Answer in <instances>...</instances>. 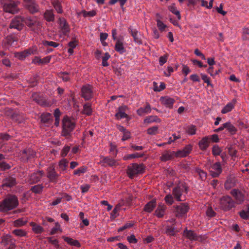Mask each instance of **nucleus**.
Here are the masks:
<instances>
[{
    "label": "nucleus",
    "instance_id": "1",
    "mask_svg": "<svg viewBox=\"0 0 249 249\" xmlns=\"http://www.w3.org/2000/svg\"><path fill=\"white\" fill-rule=\"evenodd\" d=\"M18 204L17 197L15 195H8L6 198L0 203V212H5L11 210Z\"/></svg>",
    "mask_w": 249,
    "mask_h": 249
},
{
    "label": "nucleus",
    "instance_id": "2",
    "mask_svg": "<svg viewBox=\"0 0 249 249\" xmlns=\"http://www.w3.org/2000/svg\"><path fill=\"white\" fill-rule=\"evenodd\" d=\"M75 127V123L67 117L63 119V130L62 135L67 138L71 136V133Z\"/></svg>",
    "mask_w": 249,
    "mask_h": 249
},
{
    "label": "nucleus",
    "instance_id": "3",
    "mask_svg": "<svg viewBox=\"0 0 249 249\" xmlns=\"http://www.w3.org/2000/svg\"><path fill=\"white\" fill-rule=\"evenodd\" d=\"M20 160L27 163L36 157V152L32 148H26L19 152Z\"/></svg>",
    "mask_w": 249,
    "mask_h": 249
},
{
    "label": "nucleus",
    "instance_id": "4",
    "mask_svg": "<svg viewBox=\"0 0 249 249\" xmlns=\"http://www.w3.org/2000/svg\"><path fill=\"white\" fill-rule=\"evenodd\" d=\"M187 192V187L184 184H181L173 190V195L178 201L185 200V194Z\"/></svg>",
    "mask_w": 249,
    "mask_h": 249
},
{
    "label": "nucleus",
    "instance_id": "5",
    "mask_svg": "<svg viewBox=\"0 0 249 249\" xmlns=\"http://www.w3.org/2000/svg\"><path fill=\"white\" fill-rule=\"evenodd\" d=\"M7 2L3 5V10L5 12L15 14L17 13L19 9L18 7V2L17 0H6Z\"/></svg>",
    "mask_w": 249,
    "mask_h": 249
},
{
    "label": "nucleus",
    "instance_id": "6",
    "mask_svg": "<svg viewBox=\"0 0 249 249\" xmlns=\"http://www.w3.org/2000/svg\"><path fill=\"white\" fill-rule=\"evenodd\" d=\"M144 169L143 164L134 163L128 166L127 174L130 178H133L136 175L142 173Z\"/></svg>",
    "mask_w": 249,
    "mask_h": 249
},
{
    "label": "nucleus",
    "instance_id": "7",
    "mask_svg": "<svg viewBox=\"0 0 249 249\" xmlns=\"http://www.w3.org/2000/svg\"><path fill=\"white\" fill-rule=\"evenodd\" d=\"M234 206V201L230 196H224L220 199V207L224 211H229Z\"/></svg>",
    "mask_w": 249,
    "mask_h": 249
},
{
    "label": "nucleus",
    "instance_id": "8",
    "mask_svg": "<svg viewBox=\"0 0 249 249\" xmlns=\"http://www.w3.org/2000/svg\"><path fill=\"white\" fill-rule=\"evenodd\" d=\"M32 98L38 105L43 107H50L52 103L45 99L43 96L39 95L37 93H34Z\"/></svg>",
    "mask_w": 249,
    "mask_h": 249
},
{
    "label": "nucleus",
    "instance_id": "9",
    "mask_svg": "<svg viewBox=\"0 0 249 249\" xmlns=\"http://www.w3.org/2000/svg\"><path fill=\"white\" fill-rule=\"evenodd\" d=\"M24 21L23 18L21 16H16L11 21L9 28L10 29H16L18 31H20L23 29Z\"/></svg>",
    "mask_w": 249,
    "mask_h": 249
},
{
    "label": "nucleus",
    "instance_id": "10",
    "mask_svg": "<svg viewBox=\"0 0 249 249\" xmlns=\"http://www.w3.org/2000/svg\"><path fill=\"white\" fill-rule=\"evenodd\" d=\"M81 96L86 100H89L92 97V86L89 84L84 85L81 89Z\"/></svg>",
    "mask_w": 249,
    "mask_h": 249
},
{
    "label": "nucleus",
    "instance_id": "11",
    "mask_svg": "<svg viewBox=\"0 0 249 249\" xmlns=\"http://www.w3.org/2000/svg\"><path fill=\"white\" fill-rule=\"evenodd\" d=\"M17 184L16 178L11 176H8L3 179L2 181L1 187L12 188Z\"/></svg>",
    "mask_w": 249,
    "mask_h": 249
},
{
    "label": "nucleus",
    "instance_id": "12",
    "mask_svg": "<svg viewBox=\"0 0 249 249\" xmlns=\"http://www.w3.org/2000/svg\"><path fill=\"white\" fill-rule=\"evenodd\" d=\"M36 50L34 49H29L23 52L16 53H15V56L19 60H23L29 55L35 54Z\"/></svg>",
    "mask_w": 249,
    "mask_h": 249
},
{
    "label": "nucleus",
    "instance_id": "13",
    "mask_svg": "<svg viewBox=\"0 0 249 249\" xmlns=\"http://www.w3.org/2000/svg\"><path fill=\"white\" fill-rule=\"evenodd\" d=\"M59 177L54 169L53 165L50 166L47 169V177L52 182H56Z\"/></svg>",
    "mask_w": 249,
    "mask_h": 249
},
{
    "label": "nucleus",
    "instance_id": "14",
    "mask_svg": "<svg viewBox=\"0 0 249 249\" xmlns=\"http://www.w3.org/2000/svg\"><path fill=\"white\" fill-rule=\"evenodd\" d=\"M209 170L213 177H217L221 172V168L219 162H215L210 167H209Z\"/></svg>",
    "mask_w": 249,
    "mask_h": 249
},
{
    "label": "nucleus",
    "instance_id": "15",
    "mask_svg": "<svg viewBox=\"0 0 249 249\" xmlns=\"http://www.w3.org/2000/svg\"><path fill=\"white\" fill-rule=\"evenodd\" d=\"M189 207L185 203H182L177 206L176 209V214L177 216H181L185 214L188 211Z\"/></svg>",
    "mask_w": 249,
    "mask_h": 249
},
{
    "label": "nucleus",
    "instance_id": "16",
    "mask_svg": "<svg viewBox=\"0 0 249 249\" xmlns=\"http://www.w3.org/2000/svg\"><path fill=\"white\" fill-rule=\"evenodd\" d=\"M59 24L64 35H66L70 32L69 25L64 18H59Z\"/></svg>",
    "mask_w": 249,
    "mask_h": 249
},
{
    "label": "nucleus",
    "instance_id": "17",
    "mask_svg": "<svg viewBox=\"0 0 249 249\" xmlns=\"http://www.w3.org/2000/svg\"><path fill=\"white\" fill-rule=\"evenodd\" d=\"M231 194L236 200L238 203L240 204L242 203L244 200V195L239 190L236 189L232 190L231 192Z\"/></svg>",
    "mask_w": 249,
    "mask_h": 249
},
{
    "label": "nucleus",
    "instance_id": "18",
    "mask_svg": "<svg viewBox=\"0 0 249 249\" xmlns=\"http://www.w3.org/2000/svg\"><path fill=\"white\" fill-rule=\"evenodd\" d=\"M160 101L163 105L168 108H172L175 103V100L168 96L161 97Z\"/></svg>",
    "mask_w": 249,
    "mask_h": 249
},
{
    "label": "nucleus",
    "instance_id": "19",
    "mask_svg": "<svg viewBox=\"0 0 249 249\" xmlns=\"http://www.w3.org/2000/svg\"><path fill=\"white\" fill-rule=\"evenodd\" d=\"M129 30H130L131 35L133 36L135 42L138 44H142V36L141 34L138 32L136 29H129Z\"/></svg>",
    "mask_w": 249,
    "mask_h": 249
},
{
    "label": "nucleus",
    "instance_id": "20",
    "mask_svg": "<svg viewBox=\"0 0 249 249\" xmlns=\"http://www.w3.org/2000/svg\"><path fill=\"white\" fill-rule=\"evenodd\" d=\"M43 171H38L32 174L30 178L31 182L32 183H36L39 181L43 175Z\"/></svg>",
    "mask_w": 249,
    "mask_h": 249
},
{
    "label": "nucleus",
    "instance_id": "21",
    "mask_svg": "<svg viewBox=\"0 0 249 249\" xmlns=\"http://www.w3.org/2000/svg\"><path fill=\"white\" fill-rule=\"evenodd\" d=\"M183 236L190 240H196L197 238L196 234L193 231L187 229L183 231Z\"/></svg>",
    "mask_w": 249,
    "mask_h": 249
},
{
    "label": "nucleus",
    "instance_id": "22",
    "mask_svg": "<svg viewBox=\"0 0 249 249\" xmlns=\"http://www.w3.org/2000/svg\"><path fill=\"white\" fill-rule=\"evenodd\" d=\"M51 59V56H47L43 59H41L40 57L38 56L35 57L34 59L33 60V62L35 64H45L48 63Z\"/></svg>",
    "mask_w": 249,
    "mask_h": 249
},
{
    "label": "nucleus",
    "instance_id": "23",
    "mask_svg": "<svg viewBox=\"0 0 249 249\" xmlns=\"http://www.w3.org/2000/svg\"><path fill=\"white\" fill-rule=\"evenodd\" d=\"M166 209V207L162 203H160L159 204L157 209H156L155 214L158 217H161L164 214L165 210Z\"/></svg>",
    "mask_w": 249,
    "mask_h": 249
},
{
    "label": "nucleus",
    "instance_id": "24",
    "mask_svg": "<svg viewBox=\"0 0 249 249\" xmlns=\"http://www.w3.org/2000/svg\"><path fill=\"white\" fill-rule=\"evenodd\" d=\"M24 21L28 27L32 29V30H35L34 28L35 26H39L40 25V24L38 21L31 19V18H26L24 20Z\"/></svg>",
    "mask_w": 249,
    "mask_h": 249
},
{
    "label": "nucleus",
    "instance_id": "25",
    "mask_svg": "<svg viewBox=\"0 0 249 249\" xmlns=\"http://www.w3.org/2000/svg\"><path fill=\"white\" fill-rule=\"evenodd\" d=\"M151 110L150 106L149 104L146 105L144 107H142L139 108L137 112L140 116H143L145 114L150 113Z\"/></svg>",
    "mask_w": 249,
    "mask_h": 249
},
{
    "label": "nucleus",
    "instance_id": "26",
    "mask_svg": "<svg viewBox=\"0 0 249 249\" xmlns=\"http://www.w3.org/2000/svg\"><path fill=\"white\" fill-rule=\"evenodd\" d=\"M44 18L48 22L53 21L54 20V15L53 10H47L44 14Z\"/></svg>",
    "mask_w": 249,
    "mask_h": 249
},
{
    "label": "nucleus",
    "instance_id": "27",
    "mask_svg": "<svg viewBox=\"0 0 249 249\" xmlns=\"http://www.w3.org/2000/svg\"><path fill=\"white\" fill-rule=\"evenodd\" d=\"M174 156V152L166 151L162 154L160 158L162 161H166L172 159Z\"/></svg>",
    "mask_w": 249,
    "mask_h": 249
},
{
    "label": "nucleus",
    "instance_id": "28",
    "mask_svg": "<svg viewBox=\"0 0 249 249\" xmlns=\"http://www.w3.org/2000/svg\"><path fill=\"white\" fill-rule=\"evenodd\" d=\"M30 225L32 227L33 231L36 234L41 233L44 231V229L35 222H31Z\"/></svg>",
    "mask_w": 249,
    "mask_h": 249
},
{
    "label": "nucleus",
    "instance_id": "29",
    "mask_svg": "<svg viewBox=\"0 0 249 249\" xmlns=\"http://www.w3.org/2000/svg\"><path fill=\"white\" fill-rule=\"evenodd\" d=\"M63 238L65 241L71 246H73L76 247H80L81 246L80 243L77 240H74L70 237L66 236H63Z\"/></svg>",
    "mask_w": 249,
    "mask_h": 249
},
{
    "label": "nucleus",
    "instance_id": "30",
    "mask_svg": "<svg viewBox=\"0 0 249 249\" xmlns=\"http://www.w3.org/2000/svg\"><path fill=\"white\" fill-rule=\"evenodd\" d=\"M209 138L208 137H204L199 142V148L202 150L206 149L209 144Z\"/></svg>",
    "mask_w": 249,
    "mask_h": 249
},
{
    "label": "nucleus",
    "instance_id": "31",
    "mask_svg": "<svg viewBox=\"0 0 249 249\" xmlns=\"http://www.w3.org/2000/svg\"><path fill=\"white\" fill-rule=\"evenodd\" d=\"M156 201L155 200H152L148 203H147L144 208V211L147 213H150L151 212L154 208L156 207Z\"/></svg>",
    "mask_w": 249,
    "mask_h": 249
},
{
    "label": "nucleus",
    "instance_id": "32",
    "mask_svg": "<svg viewBox=\"0 0 249 249\" xmlns=\"http://www.w3.org/2000/svg\"><path fill=\"white\" fill-rule=\"evenodd\" d=\"M160 119H159L157 116H150L144 120V124H150L153 122L160 123Z\"/></svg>",
    "mask_w": 249,
    "mask_h": 249
},
{
    "label": "nucleus",
    "instance_id": "33",
    "mask_svg": "<svg viewBox=\"0 0 249 249\" xmlns=\"http://www.w3.org/2000/svg\"><path fill=\"white\" fill-rule=\"evenodd\" d=\"M224 127L231 134H234L236 131L235 127L229 122L224 124Z\"/></svg>",
    "mask_w": 249,
    "mask_h": 249
},
{
    "label": "nucleus",
    "instance_id": "34",
    "mask_svg": "<svg viewBox=\"0 0 249 249\" xmlns=\"http://www.w3.org/2000/svg\"><path fill=\"white\" fill-rule=\"evenodd\" d=\"M169 10L175 14L178 19V20H180L181 18V16L180 15L179 11L177 9L176 7L175 6V4H172L171 5L169 6L168 7Z\"/></svg>",
    "mask_w": 249,
    "mask_h": 249
},
{
    "label": "nucleus",
    "instance_id": "35",
    "mask_svg": "<svg viewBox=\"0 0 249 249\" xmlns=\"http://www.w3.org/2000/svg\"><path fill=\"white\" fill-rule=\"evenodd\" d=\"M3 77L5 80L12 81L17 79L18 78V75L17 73H6Z\"/></svg>",
    "mask_w": 249,
    "mask_h": 249
},
{
    "label": "nucleus",
    "instance_id": "36",
    "mask_svg": "<svg viewBox=\"0 0 249 249\" xmlns=\"http://www.w3.org/2000/svg\"><path fill=\"white\" fill-rule=\"evenodd\" d=\"M13 241V239H12V236L9 234H7L2 237L1 242L4 245H6L9 244H14Z\"/></svg>",
    "mask_w": 249,
    "mask_h": 249
},
{
    "label": "nucleus",
    "instance_id": "37",
    "mask_svg": "<svg viewBox=\"0 0 249 249\" xmlns=\"http://www.w3.org/2000/svg\"><path fill=\"white\" fill-rule=\"evenodd\" d=\"M234 104L230 102L227 104L222 109L221 113L223 114L227 113L230 112L234 107Z\"/></svg>",
    "mask_w": 249,
    "mask_h": 249
},
{
    "label": "nucleus",
    "instance_id": "38",
    "mask_svg": "<svg viewBox=\"0 0 249 249\" xmlns=\"http://www.w3.org/2000/svg\"><path fill=\"white\" fill-rule=\"evenodd\" d=\"M27 221H24L23 218H18L14 221L13 225L15 227H19L26 224Z\"/></svg>",
    "mask_w": 249,
    "mask_h": 249
},
{
    "label": "nucleus",
    "instance_id": "39",
    "mask_svg": "<svg viewBox=\"0 0 249 249\" xmlns=\"http://www.w3.org/2000/svg\"><path fill=\"white\" fill-rule=\"evenodd\" d=\"M115 117L117 119L124 118V108L123 106L119 107L118 111L116 113Z\"/></svg>",
    "mask_w": 249,
    "mask_h": 249
},
{
    "label": "nucleus",
    "instance_id": "40",
    "mask_svg": "<svg viewBox=\"0 0 249 249\" xmlns=\"http://www.w3.org/2000/svg\"><path fill=\"white\" fill-rule=\"evenodd\" d=\"M240 216L244 219H247L249 218V206L248 205L247 209L243 210L239 213Z\"/></svg>",
    "mask_w": 249,
    "mask_h": 249
},
{
    "label": "nucleus",
    "instance_id": "41",
    "mask_svg": "<svg viewBox=\"0 0 249 249\" xmlns=\"http://www.w3.org/2000/svg\"><path fill=\"white\" fill-rule=\"evenodd\" d=\"M83 110L82 112L83 114L87 115H90L92 113V109L91 106L89 104H85L83 107Z\"/></svg>",
    "mask_w": 249,
    "mask_h": 249
},
{
    "label": "nucleus",
    "instance_id": "42",
    "mask_svg": "<svg viewBox=\"0 0 249 249\" xmlns=\"http://www.w3.org/2000/svg\"><path fill=\"white\" fill-rule=\"evenodd\" d=\"M12 233L15 235L20 237H23L26 235V231L22 229H16L12 231Z\"/></svg>",
    "mask_w": 249,
    "mask_h": 249
},
{
    "label": "nucleus",
    "instance_id": "43",
    "mask_svg": "<svg viewBox=\"0 0 249 249\" xmlns=\"http://www.w3.org/2000/svg\"><path fill=\"white\" fill-rule=\"evenodd\" d=\"M123 204H124L119 203L117 205H116V206H115V207L114 208V209L111 213V218L114 219L115 217H116L117 215V213L118 211L120 209V207L123 205Z\"/></svg>",
    "mask_w": 249,
    "mask_h": 249
},
{
    "label": "nucleus",
    "instance_id": "44",
    "mask_svg": "<svg viewBox=\"0 0 249 249\" xmlns=\"http://www.w3.org/2000/svg\"><path fill=\"white\" fill-rule=\"evenodd\" d=\"M17 38L12 36H8L4 40V44L7 45H11L14 41H17Z\"/></svg>",
    "mask_w": 249,
    "mask_h": 249
},
{
    "label": "nucleus",
    "instance_id": "45",
    "mask_svg": "<svg viewBox=\"0 0 249 249\" xmlns=\"http://www.w3.org/2000/svg\"><path fill=\"white\" fill-rule=\"evenodd\" d=\"M115 50L117 52H119L121 53H122L124 50V45L123 42H120L119 40H117L115 46Z\"/></svg>",
    "mask_w": 249,
    "mask_h": 249
},
{
    "label": "nucleus",
    "instance_id": "46",
    "mask_svg": "<svg viewBox=\"0 0 249 249\" xmlns=\"http://www.w3.org/2000/svg\"><path fill=\"white\" fill-rule=\"evenodd\" d=\"M51 115L50 113H43L40 116L41 122L43 123H46L50 120Z\"/></svg>",
    "mask_w": 249,
    "mask_h": 249
},
{
    "label": "nucleus",
    "instance_id": "47",
    "mask_svg": "<svg viewBox=\"0 0 249 249\" xmlns=\"http://www.w3.org/2000/svg\"><path fill=\"white\" fill-rule=\"evenodd\" d=\"M43 186L42 185H36L32 187L31 191L36 194H39L42 191Z\"/></svg>",
    "mask_w": 249,
    "mask_h": 249
},
{
    "label": "nucleus",
    "instance_id": "48",
    "mask_svg": "<svg viewBox=\"0 0 249 249\" xmlns=\"http://www.w3.org/2000/svg\"><path fill=\"white\" fill-rule=\"evenodd\" d=\"M196 172L199 175V178L202 180H204L206 178L207 174L205 172L199 168H196L195 169Z\"/></svg>",
    "mask_w": 249,
    "mask_h": 249
},
{
    "label": "nucleus",
    "instance_id": "49",
    "mask_svg": "<svg viewBox=\"0 0 249 249\" xmlns=\"http://www.w3.org/2000/svg\"><path fill=\"white\" fill-rule=\"evenodd\" d=\"M29 7L27 8L28 11L32 14H34L36 12H37L39 10L38 5L37 3L35 4H32L31 6L29 5Z\"/></svg>",
    "mask_w": 249,
    "mask_h": 249
},
{
    "label": "nucleus",
    "instance_id": "50",
    "mask_svg": "<svg viewBox=\"0 0 249 249\" xmlns=\"http://www.w3.org/2000/svg\"><path fill=\"white\" fill-rule=\"evenodd\" d=\"M58 75L59 77L62 78L64 82H67L70 80L69 73L67 72H61L58 73Z\"/></svg>",
    "mask_w": 249,
    "mask_h": 249
},
{
    "label": "nucleus",
    "instance_id": "51",
    "mask_svg": "<svg viewBox=\"0 0 249 249\" xmlns=\"http://www.w3.org/2000/svg\"><path fill=\"white\" fill-rule=\"evenodd\" d=\"M11 118L18 123H21L23 122V119L20 115L18 113H13V114L11 115Z\"/></svg>",
    "mask_w": 249,
    "mask_h": 249
},
{
    "label": "nucleus",
    "instance_id": "52",
    "mask_svg": "<svg viewBox=\"0 0 249 249\" xmlns=\"http://www.w3.org/2000/svg\"><path fill=\"white\" fill-rule=\"evenodd\" d=\"M53 4L54 6V8L57 11L58 13H62L63 10L62 9V6L61 4L58 1H54L53 2Z\"/></svg>",
    "mask_w": 249,
    "mask_h": 249
},
{
    "label": "nucleus",
    "instance_id": "53",
    "mask_svg": "<svg viewBox=\"0 0 249 249\" xmlns=\"http://www.w3.org/2000/svg\"><path fill=\"white\" fill-rule=\"evenodd\" d=\"M110 57V55L108 53H105L104 56L102 57V65L104 67H107L109 65L107 60Z\"/></svg>",
    "mask_w": 249,
    "mask_h": 249
},
{
    "label": "nucleus",
    "instance_id": "54",
    "mask_svg": "<svg viewBox=\"0 0 249 249\" xmlns=\"http://www.w3.org/2000/svg\"><path fill=\"white\" fill-rule=\"evenodd\" d=\"M68 161L66 159H63L60 161L59 163V166L61 170H65L68 166Z\"/></svg>",
    "mask_w": 249,
    "mask_h": 249
},
{
    "label": "nucleus",
    "instance_id": "55",
    "mask_svg": "<svg viewBox=\"0 0 249 249\" xmlns=\"http://www.w3.org/2000/svg\"><path fill=\"white\" fill-rule=\"evenodd\" d=\"M186 131L189 135H194L196 132V126L194 125L188 126L186 129Z\"/></svg>",
    "mask_w": 249,
    "mask_h": 249
},
{
    "label": "nucleus",
    "instance_id": "56",
    "mask_svg": "<svg viewBox=\"0 0 249 249\" xmlns=\"http://www.w3.org/2000/svg\"><path fill=\"white\" fill-rule=\"evenodd\" d=\"M82 13L84 17H93L96 15V12L95 10H92L89 12H87L86 10H83Z\"/></svg>",
    "mask_w": 249,
    "mask_h": 249
},
{
    "label": "nucleus",
    "instance_id": "57",
    "mask_svg": "<svg viewBox=\"0 0 249 249\" xmlns=\"http://www.w3.org/2000/svg\"><path fill=\"white\" fill-rule=\"evenodd\" d=\"M42 43L44 46H50L53 47L54 48L57 47L59 46L58 43L53 41H43L42 42Z\"/></svg>",
    "mask_w": 249,
    "mask_h": 249
},
{
    "label": "nucleus",
    "instance_id": "58",
    "mask_svg": "<svg viewBox=\"0 0 249 249\" xmlns=\"http://www.w3.org/2000/svg\"><path fill=\"white\" fill-rule=\"evenodd\" d=\"M103 161L105 163H107L109 166H113L115 165V163L114 160L108 157L105 158Z\"/></svg>",
    "mask_w": 249,
    "mask_h": 249
},
{
    "label": "nucleus",
    "instance_id": "59",
    "mask_svg": "<svg viewBox=\"0 0 249 249\" xmlns=\"http://www.w3.org/2000/svg\"><path fill=\"white\" fill-rule=\"evenodd\" d=\"M10 168L11 166L5 162L2 161L0 162V170L5 171L10 169Z\"/></svg>",
    "mask_w": 249,
    "mask_h": 249
},
{
    "label": "nucleus",
    "instance_id": "60",
    "mask_svg": "<svg viewBox=\"0 0 249 249\" xmlns=\"http://www.w3.org/2000/svg\"><path fill=\"white\" fill-rule=\"evenodd\" d=\"M174 155L177 157H186L187 154L183 149L182 150H179L176 152H174Z\"/></svg>",
    "mask_w": 249,
    "mask_h": 249
},
{
    "label": "nucleus",
    "instance_id": "61",
    "mask_svg": "<svg viewBox=\"0 0 249 249\" xmlns=\"http://www.w3.org/2000/svg\"><path fill=\"white\" fill-rule=\"evenodd\" d=\"M142 154H140L137 153L129 154L125 156V159H132L136 158H140L142 156Z\"/></svg>",
    "mask_w": 249,
    "mask_h": 249
},
{
    "label": "nucleus",
    "instance_id": "62",
    "mask_svg": "<svg viewBox=\"0 0 249 249\" xmlns=\"http://www.w3.org/2000/svg\"><path fill=\"white\" fill-rule=\"evenodd\" d=\"M168 59V56L167 55H164L163 56H161L159 58V64L160 66L163 65L165 63H166Z\"/></svg>",
    "mask_w": 249,
    "mask_h": 249
},
{
    "label": "nucleus",
    "instance_id": "63",
    "mask_svg": "<svg viewBox=\"0 0 249 249\" xmlns=\"http://www.w3.org/2000/svg\"><path fill=\"white\" fill-rule=\"evenodd\" d=\"M243 37L244 39H249V29L248 28H245L243 29Z\"/></svg>",
    "mask_w": 249,
    "mask_h": 249
},
{
    "label": "nucleus",
    "instance_id": "64",
    "mask_svg": "<svg viewBox=\"0 0 249 249\" xmlns=\"http://www.w3.org/2000/svg\"><path fill=\"white\" fill-rule=\"evenodd\" d=\"M174 71L173 68L171 66L167 67L166 70L164 71V74L166 76L169 77L171 75V73Z\"/></svg>",
    "mask_w": 249,
    "mask_h": 249
}]
</instances>
